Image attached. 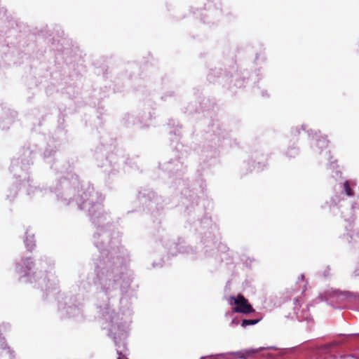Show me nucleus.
Returning <instances> with one entry per match:
<instances>
[{
    "label": "nucleus",
    "mask_w": 359,
    "mask_h": 359,
    "mask_svg": "<svg viewBox=\"0 0 359 359\" xmlns=\"http://www.w3.org/2000/svg\"><path fill=\"white\" fill-rule=\"evenodd\" d=\"M229 304L235 305V307L232 308L233 312L235 313L249 314L255 311L252 305L249 304L248 300L241 294L236 297L231 296L229 297Z\"/></svg>",
    "instance_id": "obj_1"
},
{
    "label": "nucleus",
    "mask_w": 359,
    "mask_h": 359,
    "mask_svg": "<svg viewBox=\"0 0 359 359\" xmlns=\"http://www.w3.org/2000/svg\"><path fill=\"white\" fill-rule=\"evenodd\" d=\"M257 352L258 350L257 349H248L234 353L233 355H235V358L246 359L252 357Z\"/></svg>",
    "instance_id": "obj_2"
},
{
    "label": "nucleus",
    "mask_w": 359,
    "mask_h": 359,
    "mask_svg": "<svg viewBox=\"0 0 359 359\" xmlns=\"http://www.w3.org/2000/svg\"><path fill=\"white\" fill-rule=\"evenodd\" d=\"M3 352H5L6 353H11V351L7 346L5 339L0 337V355H2Z\"/></svg>",
    "instance_id": "obj_3"
},
{
    "label": "nucleus",
    "mask_w": 359,
    "mask_h": 359,
    "mask_svg": "<svg viewBox=\"0 0 359 359\" xmlns=\"http://www.w3.org/2000/svg\"><path fill=\"white\" fill-rule=\"evenodd\" d=\"M351 183L349 181H346L344 184V189L346 193V194L348 196H353V191L351 187Z\"/></svg>",
    "instance_id": "obj_4"
},
{
    "label": "nucleus",
    "mask_w": 359,
    "mask_h": 359,
    "mask_svg": "<svg viewBox=\"0 0 359 359\" xmlns=\"http://www.w3.org/2000/svg\"><path fill=\"white\" fill-rule=\"evenodd\" d=\"M259 321V320L244 319L242 321L241 326L245 327L248 325H253L257 324Z\"/></svg>",
    "instance_id": "obj_5"
},
{
    "label": "nucleus",
    "mask_w": 359,
    "mask_h": 359,
    "mask_svg": "<svg viewBox=\"0 0 359 359\" xmlns=\"http://www.w3.org/2000/svg\"><path fill=\"white\" fill-rule=\"evenodd\" d=\"M117 359H127L123 355H120Z\"/></svg>",
    "instance_id": "obj_6"
}]
</instances>
